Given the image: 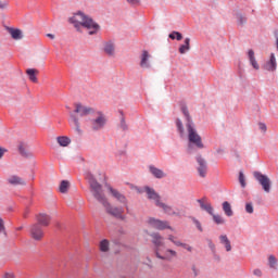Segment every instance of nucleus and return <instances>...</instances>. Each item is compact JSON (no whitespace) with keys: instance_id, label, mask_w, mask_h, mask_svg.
Returning <instances> with one entry per match:
<instances>
[{"instance_id":"1","label":"nucleus","mask_w":278,"mask_h":278,"mask_svg":"<svg viewBox=\"0 0 278 278\" xmlns=\"http://www.w3.org/2000/svg\"><path fill=\"white\" fill-rule=\"evenodd\" d=\"M87 179L89 181L90 192L92 193L94 199L99 201V203H102V205L105 207L106 213L111 216H114L115 218H123L125 208L121 206H112V204L108 202L105 194H103V187H101V184H99L91 174L87 175Z\"/></svg>"},{"instance_id":"2","label":"nucleus","mask_w":278,"mask_h":278,"mask_svg":"<svg viewBox=\"0 0 278 278\" xmlns=\"http://www.w3.org/2000/svg\"><path fill=\"white\" fill-rule=\"evenodd\" d=\"M182 114L187 118V136L189 140L188 149L189 151H192V144L197 147L198 149H203V140L201 139V135L197 131V128H194V123H192V118L190 117V113L188 112L187 106L181 108Z\"/></svg>"},{"instance_id":"3","label":"nucleus","mask_w":278,"mask_h":278,"mask_svg":"<svg viewBox=\"0 0 278 278\" xmlns=\"http://www.w3.org/2000/svg\"><path fill=\"white\" fill-rule=\"evenodd\" d=\"M70 23L77 28L79 31L80 27H85L89 30V36H94L97 31L101 28L97 22L92 21V18L83 12L75 13L71 18Z\"/></svg>"},{"instance_id":"4","label":"nucleus","mask_w":278,"mask_h":278,"mask_svg":"<svg viewBox=\"0 0 278 278\" xmlns=\"http://www.w3.org/2000/svg\"><path fill=\"white\" fill-rule=\"evenodd\" d=\"M74 113H70L68 124L76 131V134L81 135L84 131L81 130V124L79 123V117L75 114H79V116H89L92 114V108L83 105L81 103H76Z\"/></svg>"},{"instance_id":"5","label":"nucleus","mask_w":278,"mask_h":278,"mask_svg":"<svg viewBox=\"0 0 278 278\" xmlns=\"http://www.w3.org/2000/svg\"><path fill=\"white\" fill-rule=\"evenodd\" d=\"M154 255L157 260H162L163 262H173V260H177V251L173 249H154Z\"/></svg>"},{"instance_id":"6","label":"nucleus","mask_w":278,"mask_h":278,"mask_svg":"<svg viewBox=\"0 0 278 278\" xmlns=\"http://www.w3.org/2000/svg\"><path fill=\"white\" fill-rule=\"evenodd\" d=\"M253 177L262 186L264 192H270V178H268V176L262 174L261 172H253Z\"/></svg>"},{"instance_id":"7","label":"nucleus","mask_w":278,"mask_h":278,"mask_svg":"<svg viewBox=\"0 0 278 278\" xmlns=\"http://www.w3.org/2000/svg\"><path fill=\"white\" fill-rule=\"evenodd\" d=\"M148 225L152 227V229H157L159 231H164V229H173L168 222L155 219L153 217L148 219Z\"/></svg>"},{"instance_id":"8","label":"nucleus","mask_w":278,"mask_h":278,"mask_svg":"<svg viewBox=\"0 0 278 278\" xmlns=\"http://www.w3.org/2000/svg\"><path fill=\"white\" fill-rule=\"evenodd\" d=\"M105 115H103V113H98V115L93 119H91L90 127L92 131H99L103 129V127H105Z\"/></svg>"},{"instance_id":"9","label":"nucleus","mask_w":278,"mask_h":278,"mask_svg":"<svg viewBox=\"0 0 278 278\" xmlns=\"http://www.w3.org/2000/svg\"><path fill=\"white\" fill-rule=\"evenodd\" d=\"M30 238L33 240H36L37 242H40L42 238H45V230H42V227L38 224H33L29 228Z\"/></svg>"},{"instance_id":"10","label":"nucleus","mask_w":278,"mask_h":278,"mask_svg":"<svg viewBox=\"0 0 278 278\" xmlns=\"http://www.w3.org/2000/svg\"><path fill=\"white\" fill-rule=\"evenodd\" d=\"M146 194L148 197V199L150 201H154L155 205H160V203H162L161 198H160V193L155 192V189L151 188V187H146Z\"/></svg>"},{"instance_id":"11","label":"nucleus","mask_w":278,"mask_h":278,"mask_svg":"<svg viewBox=\"0 0 278 278\" xmlns=\"http://www.w3.org/2000/svg\"><path fill=\"white\" fill-rule=\"evenodd\" d=\"M167 240H169V242H173V244L175 247H181V249H185L186 251H188L189 253H192V247L188 243H184L180 240H177V237L169 235L167 237Z\"/></svg>"},{"instance_id":"12","label":"nucleus","mask_w":278,"mask_h":278,"mask_svg":"<svg viewBox=\"0 0 278 278\" xmlns=\"http://www.w3.org/2000/svg\"><path fill=\"white\" fill-rule=\"evenodd\" d=\"M198 203L204 212H207L210 215H214V207L212 206V203L207 201V198H202L198 200Z\"/></svg>"},{"instance_id":"13","label":"nucleus","mask_w":278,"mask_h":278,"mask_svg":"<svg viewBox=\"0 0 278 278\" xmlns=\"http://www.w3.org/2000/svg\"><path fill=\"white\" fill-rule=\"evenodd\" d=\"M197 162L199 164L198 173H199L200 177H205L207 175V163L201 156L197 157Z\"/></svg>"},{"instance_id":"14","label":"nucleus","mask_w":278,"mask_h":278,"mask_svg":"<svg viewBox=\"0 0 278 278\" xmlns=\"http://www.w3.org/2000/svg\"><path fill=\"white\" fill-rule=\"evenodd\" d=\"M150 238H152V244H154V249H160V247H164V237L160 235V232H152L150 235Z\"/></svg>"},{"instance_id":"15","label":"nucleus","mask_w":278,"mask_h":278,"mask_svg":"<svg viewBox=\"0 0 278 278\" xmlns=\"http://www.w3.org/2000/svg\"><path fill=\"white\" fill-rule=\"evenodd\" d=\"M265 71H269L271 73L277 71V58H275V53H271L269 60L266 62Z\"/></svg>"},{"instance_id":"16","label":"nucleus","mask_w":278,"mask_h":278,"mask_svg":"<svg viewBox=\"0 0 278 278\" xmlns=\"http://www.w3.org/2000/svg\"><path fill=\"white\" fill-rule=\"evenodd\" d=\"M103 51L110 58H114L116 55V46L112 41H108L104 43Z\"/></svg>"},{"instance_id":"17","label":"nucleus","mask_w":278,"mask_h":278,"mask_svg":"<svg viewBox=\"0 0 278 278\" xmlns=\"http://www.w3.org/2000/svg\"><path fill=\"white\" fill-rule=\"evenodd\" d=\"M149 60H151V54H149V51L143 50L140 61L141 68H151V63H149Z\"/></svg>"},{"instance_id":"18","label":"nucleus","mask_w":278,"mask_h":278,"mask_svg":"<svg viewBox=\"0 0 278 278\" xmlns=\"http://www.w3.org/2000/svg\"><path fill=\"white\" fill-rule=\"evenodd\" d=\"M112 197H114V199H116V201H118V203H123L124 205H127V198H125V195H123V193L118 192V190L110 187L109 188Z\"/></svg>"},{"instance_id":"19","label":"nucleus","mask_w":278,"mask_h":278,"mask_svg":"<svg viewBox=\"0 0 278 278\" xmlns=\"http://www.w3.org/2000/svg\"><path fill=\"white\" fill-rule=\"evenodd\" d=\"M8 182L11 184V186H26L27 185L25 179L21 178L20 176H16V175L9 177Z\"/></svg>"},{"instance_id":"20","label":"nucleus","mask_w":278,"mask_h":278,"mask_svg":"<svg viewBox=\"0 0 278 278\" xmlns=\"http://www.w3.org/2000/svg\"><path fill=\"white\" fill-rule=\"evenodd\" d=\"M149 170L153 175V177H155L156 179H164V177H166V174L162 169L153 165L149 166Z\"/></svg>"},{"instance_id":"21","label":"nucleus","mask_w":278,"mask_h":278,"mask_svg":"<svg viewBox=\"0 0 278 278\" xmlns=\"http://www.w3.org/2000/svg\"><path fill=\"white\" fill-rule=\"evenodd\" d=\"M37 223L42 227H49V223H51V217L47 214H39L37 215Z\"/></svg>"},{"instance_id":"22","label":"nucleus","mask_w":278,"mask_h":278,"mask_svg":"<svg viewBox=\"0 0 278 278\" xmlns=\"http://www.w3.org/2000/svg\"><path fill=\"white\" fill-rule=\"evenodd\" d=\"M248 58L253 68H255V71H260V64H257V61L255 60V52L253 50H249Z\"/></svg>"},{"instance_id":"23","label":"nucleus","mask_w":278,"mask_h":278,"mask_svg":"<svg viewBox=\"0 0 278 278\" xmlns=\"http://www.w3.org/2000/svg\"><path fill=\"white\" fill-rule=\"evenodd\" d=\"M9 34L13 40H21V38H23V31H21V29L9 28Z\"/></svg>"},{"instance_id":"24","label":"nucleus","mask_w":278,"mask_h":278,"mask_svg":"<svg viewBox=\"0 0 278 278\" xmlns=\"http://www.w3.org/2000/svg\"><path fill=\"white\" fill-rule=\"evenodd\" d=\"M26 74L28 75V77L33 81V84H38V77H36V75H38V70L28 68L26 71Z\"/></svg>"},{"instance_id":"25","label":"nucleus","mask_w":278,"mask_h":278,"mask_svg":"<svg viewBox=\"0 0 278 278\" xmlns=\"http://www.w3.org/2000/svg\"><path fill=\"white\" fill-rule=\"evenodd\" d=\"M220 243L225 245L227 252L231 251V241L227 238V235L219 236Z\"/></svg>"},{"instance_id":"26","label":"nucleus","mask_w":278,"mask_h":278,"mask_svg":"<svg viewBox=\"0 0 278 278\" xmlns=\"http://www.w3.org/2000/svg\"><path fill=\"white\" fill-rule=\"evenodd\" d=\"M156 207H161L165 212V214L177 216V214L173 211V206H168V204L160 202V204Z\"/></svg>"},{"instance_id":"27","label":"nucleus","mask_w":278,"mask_h":278,"mask_svg":"<svg viewBox=\"0 0 278 278\" xmlns=\"http://www.w3.org/2000/svg\"><path fill=\"white\" fill-rule=\"evenodd\" d=\"M56 142L60 144V147H68V144H71V138L65 136L58 137Z\"/></svg>"},{"instance_id":"28","label":"nucleus","mask_w":278,"mask_h":278,"mask_svg":"<svg viewBox=\"0 0 278 278\" xmlns=\"http://www.w3.org/2000/svg\"><path fill=\"white\" fill-rule=\"evenodd\" d=\"M187 51H190V38L185 39V43L180 46L179 53L184 55Z\"/></svg>"},{"instance_id":"29","label":"nucleus","mask_w":278,"mask_h":278,"mask_svg":"<svg viewBox=\"0 0 278 278\" xmlns=\"http://www.w3.org/2000/svg\"><path fill=\"white\" fill-rule=\"evenodd\" d=\"M223 211L226 214V216H233V211L231 210V204L229 202L223 203Z\"/></svg>"},{"instance_id":"30","label":"nucleus","mask_w":278,"mask_h":278,"mask_svg":"<svg viewBox=\"0 0 278 278\" xmlns=\"http://www.w3.org/2000/svg\"><path fill=\"white\" fill-rule=\"evenodd\" d=\"M100 251L102 253H108L110 251V241H108V239H103L100 242Z\"/></svg>"},{"instance_id":"31","label":"nucleus","mask_w":278,"mask_h":278,"mask_svg":"<svg viewBox=\"0 0 278 278\" xmlns=\"http://www.w3.org/2000/svg\"><path fill=\"white\" fill-rule=\"evenodd\" d=\"M68 188H71V184L67 180H63L59 187V190L62 192V194H66V192H68Z\"/></svg>"},{"instance_id":"32","label":"nucleus","mask_w":278,"mask_h":278,"mask_svg":"<svg viewBox=\"0 0 278 278\" xmlns=\"http://www.w3.org/2000/svg\"><path fill=\"white\" fill-rule=\"evenodd\" d=\"M211 216L213 217L215 225H225V223H226L225 217H223L218 214H214V213Z\"/></svg>"},{"instance_id":"33","label":"nucleus","mask_w":278,"mask_h":278,"mask_svg":"<svg viewBox=\"0 0 278 278\" xmlns=\"http://www.w3.org/2000/svg\"><path fill=\"white\" fill-rule=\"evenodd\" d=\"M18 149H20L21 155H24V157H31V152H29L25 146L21 144Z\"/></svg>"},{"instance_id":"34","label":"nucleus","mask_w":278,"mask_h":278,"mask_svg":"<svg viewBox=\"0 0 278 278\" xmlns=\"http://www.w3.org/2000/svg\"><path fill=\"white\" fill-rule=\"evenodd\" d=\"M169 38L172 40H175V39L176 40H182L184 36L179 31H173V33L169 34Z\"/></svg>"},{"instance_id":"35","label":"nucleus","mask_w":278,"mask_h":278,"mask_svg":"<svg viewBox=\"0 0 278 278\" xmlns=\"http://www.w3.org/2000/svg\"><path fill=\"white\" fill-rule=\"evenodd\" d=\"M268 262L271 268H277V258L275 257V255H270L268 257Z\"/></svg>"},{"instance_id":"36","label":"nucleus","mask_w":278,"mask_h":278,"mask_svg":"<svg viewBox=\"0 0 278 278\" xmlns=\"http://www.w3.org/2000/svg\"><path fill=\"white\" fill-rule=\"evenodd\" d=\"M1 278H16V274L12 270H8L1 275Z\"/></svg>"},{"instance_id":"37","label":"nucleus","mask_w":278,"mask_h":278,"mask_svg":"<svg viewBox=\"0 0 278 278\" xmlns=\"http://www.w3.org/2000/svg\"><path fill=\"white\" fill-rule=\"evenodd\" d=\"M176 126L180 136H184V123H181V119L176 121Z\"/></svg>"},{"instance_id":"38","label":"nucleus","mask_w":278,"mask_h":278,"mask_svg":"<svg viewBox=\"0 0 278 278\" xmlns=\"http://www.w3.org/2000/svg\"><path fill=\"white\" fill-rule=\"evenodd\" d=\"M239 182L242 188L247 187V181L244 180V173H242V172L239 173Z\"/></svg>"},{"instance_id":"39","label":"nucleus","mask_w":278,"mask_h":278,"mask_svg":"<svg viewBox=\"0 0 278 278\" xmlns=\"http://www.w3.org/2000/svg\"><path fill=\"white\" fill-rule=\"evenodd\" d=\"M192 223L195 225L199 231H203V226H201V222H199V219L192 217Z\"/></svg>"},{"instance_id":"40","label":"nucleus","mask_w":278,"mask_h":278,"mask_svg":"<svg viewBox=\"0 0 278 278\" xmlns=\"http://www.w3.org/2000/svg\"><path fill=\"white\" fill-rule=\"evenodd\" d=\"M245 212H248V214H253V204L247 203L245 204Z\"/></svg>"},{"instance_id":"41","label":"nucleus","mask_w":278,"mask_h":278,"mask_svg":"<svg viewBox=\"0 0 278 278\" xmlns=\"http://www.w3.org/2000/svg\"><path fill=\"white\" fill-rule=\"evenodd\" d=\"M8 8V1L0 0V10H5Z\"/></svg>"},{"instance_id":"42","label":"nucleus","mask_w":278,"mask_h":278,"mask_svg":"<svg viewBox=\"0 0 278 278\" xmlns=\"http://www.w3.org/2000/svg\"><path fill=\"white\" fill-rule=\"evenodd\" d=\"M5 231V224L3 223V219L0 217V233H3Z\"/></svg>"},{"instance_id":"43","label":"nucleus","mask_w":278,"mask_h":278,"mask_svg":"<svg viewBox=\"0 0 278 278\" xmlns=\"http://www.w3.org/2000/svg\"><path fill=\"white\" fill-rule=\"evenodd\" d=\"M129 5H140V0H126Z\"/></svg>"},{"instance_id":"44","label":"nucleus","mask_w":278,"mask_h":278,"mask_svg":"<svg viewBox=\"0 0 278 278\" xmlns=\"http://www.w3.org/2000/svg\"><path fill=\"white\" fill-rule=\"evenodd\" d=\"M253 275H255V277H262V269L260 268L254 269Z\"/></svg>"},{"instance_id":"45","label":"nucleus","mask_w":278,"mask_h":278,"mask_svg":"<svg viewBox=\"0 0 278 278\" xmlns=\"http://www.w3.org/2000/svg\"><path fill=\"white\" fill-rule=\"evenodd\" d=\"M237 18H239V23L242 25V23H247V18H244L241 14L237 15Z\"/></svg>"},{"instance_id":"46","label":"nucleus","mask_w":278,"mask_h":278,"mask_svg":"<svg viewBox=\"0 0 278 278\" xmlns=\"http://www.w3.org/2000/svg\"><path fill=\"white\" fill-rule=\"evenodd\" d=\"M121 127H122V129H127V124L125 123V118H122V121H121Z\"/></svg>"},{"instance_id":"47","label":"nucleus","mask_w":278,"mask_h":278,"mask_svg":"<svg viewBox=\"0 0 278 278\" xmlns=\"http://www.w3.org/2000/svg\"><path fill=\"white\" fill-rule=\"evenodd\" d=\"M258 127H260L261 131H266V124L261 123V124H258Z\"/></svg>"},{"instance_id":"48","label":"nucleus","mask_w":278,"mask_h":278,"mask_svg":"<svg viewBox=\"0 0 278 278\" xmlns=\"http://www.w3.org/2000/svg\"><path fill=\"white\" fill-rule=\"evenodd\" d=\"M7 151L8 150L0 147V160H1V157H3V155H5Z\"/></svg>"},{"instance_id":"49","label":"nucleus","mask_w":278,"mask_h":278,"mask_svg":"<svg viewBox=\"0 0 278 278\" xmlns=\"http://www.w3.org/2000/svg\"><path fill=\"white\" fill-rule=\"evenodd\" d=\"M47 38H50L51 40H55V35H53V34H47Z\"/></svg>"},{"instance_id":"50","label":"nucleus","mask_w":278,"mask_h":278,"mask_svg":"<svg viewBox=\"0 0 278 278\" xmlns=\"http://www.w3.org/2000/svg\"><path fill=\"white\" fill-rule=\"evenodd\" d=\"M208 247H210L211 249H216V245H214V244L212 243V241L208 242Z\"/></svg>"}]
</instances>
